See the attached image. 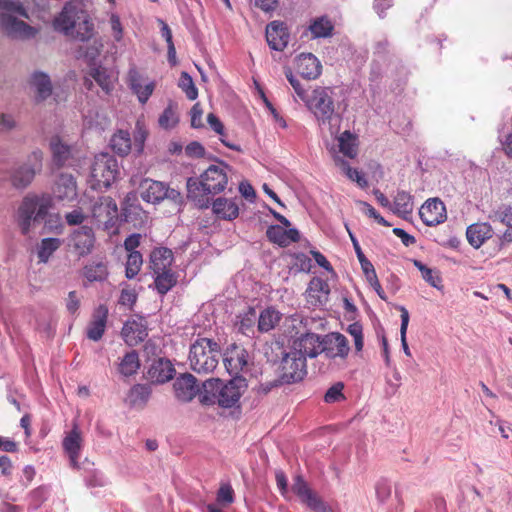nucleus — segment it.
<instances>
[{
	"instance_id": "f257e3e1",
	"label": "nucleus",
	"mask_w": 512,
	"mask_h": 512,
	"mask_svg": "<svg viewBox=\"0 0 512 512\" xmlns=\"http://www.w3.org/2000/svg\"><path fill=\"white\" fill-rule=\"evenodd\" d=\"M223 162L220 165L209 166L200 178L187 180V196L200 209H206L210 205L209 195H215L224 191L228 183L226 169Z\"/></svg>"
},
{
	"instance_id": "f03ea898",
	"label": "nucleus",
	"mask_w": 512,
	"mask_h": 512,
	"mask_svg": "<svg viewBox=\"0 0 512 512\" xmlns=\"http://www.w3.org/2000/svg\"><path fill=\"white\" fill-rule=\"evenodd\" d=\"M305 104L312 112L322 130L336 135L340 129L342 117L335 111L332 90L327 87L315 88L306 99Z\"/></svg>"
},
{
	"instance_id": "7ed1b4c3",
	"label": "nucleus",
	"mask_w": 512,
	"mask_h": 512,
	"mask_svg": "<svg viewBox=\"0 0 512 512\" xmlns=\"http://www.w3.org/2000/svg\"><path fill=\"white\" fill-rule=\"evenodd\" d=\"M243 379L234 378L229 382L220 379H209L203 383L200 401L204 405L218 404L223 408H232L243 394Z\"/></svg>"
},
{
	"instance_id": "20e7f679",
	"label": "nucleus",
	"mask_w": 512,
	"mask_h": 512,
	"mask_svg": "<svg viewBox=\"0 0 512 512\" xmlns=\"http://www.w3.org/2000/svg\"><path fill=\"white\" fill-rule=\"evenodd\" d=\"M219 346L208 338L196 340L190 347V368L198 374L212 372L218 364Z\"/></svg>"
},
{
	"instance_id": "39448f33",
	"label": "nucleus",
	"mask_w": 512,
	"mask_h": 512,
	"mask_svg": "<svg viewBox=\"0 0 512 512\" xmlns=\"http://www.w3.org/2000/svg\"><path fill=\"white\" fill-rule=\"evenodd\" d=\"M51 207V198L49 196H26L17 211V223L22 234L27 235L30 232L32 223L43 220Z\"/></svg>"
},
{
	"instance_id": "423d86ee",
	"label": "nucleus",
	"mask_w": 512,
	"mask_h": 512,
	"mask_svg": "<svg viewBox=\"0 0 512 512\" xmlns=\"http://www.w3.org/2000/svg\"><path fill=\"white\" fill-rule=\"evenodd\" d=\"M119 174L118 162L109 153L95 156L91 166V187L94 189L108 188Z\"/></svg>"
},
{
	"instance_id": "0eeeda50",
	"label": "nucleus",
	"mask_w": 512,
	"mask_h": 512,
	"mask_svg": "<svg viewBox=\"0 0 512 512\" xmlns=\"http://www.w3.org/2000/svg\"><path fill=\"white\" fill-rule=\"evenodd\" d=\"M140 196L143 201L158 204L164 199L171 200L175 204L182 202L179 191L170 188L166 183L146 178L139 185Z\"/></svg>"
},
{
	"instance_id": "6e6552de",
	"label": "nucleus",
	"mask_w": 512,
	"mask_h": 512,
	"mask_svg": "<svg viewBox=\"0 0 512 512\" xmlns=\"http://www.w3.org/2000/svg\"><path fill=\"white\" fill-rule=\"evenodd\" d=\"M91 216L98 226L110 231L118 221V207L109 196L99 197L91 207Z\"/></svg>"
},
{
	"instance_id": "1a4fd4ad",
	"label": "nucleus",
	"mask_w": 512,
	"mask_h": 512,
	"mask_svg": "<svg viewBox=\"0 0 512 512\" xmlns=\"http://www.w3.org/2000/svg\"><path fill=\"white\" fill-rule=\"evenodd\" d=\"M307 374V365L304 357L291 349L285 353L280 363V378L283 383L291 384L304 379Z\"/></svg>"
},
{
	"instance_id": "9d476101",
	"label": "nucleus",
	"mask_w": 512,
	"mask_h": 512,
	"mask_svg": "<svg viewBox=\"0 0 512 512\" xmlns=\"http://www.w3.org/2000/svg\"><path fill=\"white\" fill-rule=\"evenodd\" d=\"M43 153L40 150L33 151L27 159V162L16 168L11 181L16 188H26L33 180L35 174L42 168Z\"/></svg>"
},
{
	"instance_id": "9b49d317",
	"label": "nucleus",
	"mask_w": 512,
	"mask_h": 512,
	"mask_svg": "<svg viewBox=\"0 0 512 512\" xmlns=\"http://www.w3.org/2000/svg\"><path fill=\"white\" fill-rule=\"evenodd\" d=\"M292 491L299 497L300 501L310 510L315 512H326L327 507L321 498L315 493L301 475L293 479Z\"/></svg>"
},
{
	"instance_id": "f8f14e48",
	"label": "nucleus",
	"mask_w": 512,
	"mask_h": 512,
	"mask_svg": "<svg viewBox=\"0 0 512 512\" xmlns=\"http://www.w3.org/2000/svg\"><path fill=\"white\" fill-rule=\"evenodd\" d=\"M16 15L21 16L18 12L0 10V26L13 38H30L34 36L33 28L22 20H18Z\"/></svg>"
},
{
	"instance_id": "ddd939ff",
	"label": "nucleus",
	"mask_w": 512,
	"mask_h": 512,
	"mask_svg": "<svg viewBox=\"0 0 512 512\" xmlns=\"http://www.w3.org/2000/svg\"><path fill=\"white\" fill-rule=\"evenodd\" d=\"M248 359L249 355L246 349L237 344L227 347L223 356V362L228 373L235 376V378L247 367Z\"/></svg>"
},
{
	"instance_id": "4468645a",
	"label": "nucleus",
	"mask_w": 512,
	"mask_h": 512,
	"mask_svg": "<svg viewBox=\"0 0 512 512\" xmlns=\"http://www.w3.org/2000/svg\"><path fill=\"white\" fill-rule=\"evenodd\" d=\"M418 215L427 226H435L446 220V208L439 198L428 199L418 210Z\"/></svg>"
},
{
	"instance_id": "2eb2a0df",
	"label": "nucleus",
	"mask_w": 512,
	"mask_h": 512,
	"mask_svg": "<svg viewBox=\"0 0 512 512\" xmlns=\"http://www.w3.org/2000/svg\"><path fill=\"white\" fill-rule=\"evenodd\" d=\"M95 240V233L92 227L88 225L78 227L70 235V245L79 256L90 254L94 248Z\"/></svg>"
},
{
	"instance_id": "dca6fc26",
	"label": "nucleus",
	"mask_w": 512,
	"mask_h": 512,
	"mask_svg": "<svg viewBox=\"0 0 512 512\" xmlns=\"http://www.w3.org/2000/svg\"><path fill=\"white\" fill-rule=\"evenodd\" d=\"M52 194L60 202L70 203L77 199L78 190L75 178L71 174H60L54 183Z\"/></svg>"
},
{
	"instance_id": "f3484780",
	"label": "nucleus",
	"mask_w": 512,
	"mask_h": 512,
	"mask_svg": "<svg viewBox=\"0 0 512 512\" xmlns=\"http://www.w3.org/2000/svg\"><path fill=\"white\" fill-rule=\"evenodd\" d=\"M323 338L315 333H306L293 342L291 350L298 352L306 360L307 357L315 358L322 352Z\"/></svg>"
},
{
	"instance_id": "a211bd4d",
	"label": "nucleus",
	"mask_w": 512,
	"mask_h": 512,
	"mask_svg": "<svg viewBox=\"0 0 512 512\" xmlns=\"http://www.w3.org/2000/svg\"><path fill=\"white\" fill-rule=\"evenodd\" d=\"M349 350L348 340L341 333L334 332L323 338L322 352L327 358L340 357L344 359L347 357Z\"/></svg>"
},
{
	"instance_id": "6ab92c4d",
	"label": "nucleus",
	"mask_w": 512,
	"mask_h": 512,
	"mask_svg": "<svg viewBox=\"0 0 512 512\" xmlns=\"http://www.w3.org/2000/svg\"><path fill=\"white\" fill-rule=\"evenodd\" d=\"M81 12L83 11L78 9L77 4L66 3L60 15L55 19V28L67 36L74 35L73 29L77 27V20L81 16Z\"/></svg>"
},
{
	"instance_id": "aec40b11",
	"label": "nucleus",
	"mask_w": 512,
	"mask_h": 512,
	"mask_svg": "<svg viewBox=\"0 0 512 512\" xmlns=\"http://www.w3.org/2000/svg\"><path fill=\"white\" fill-rule=\"evenodd\" d=\"M122 337L129 346H136L147 337V325L143 317L127 320L122 328Z\"/></svg>"
},
{
	"instance_id": "412c9836",
	"label": "nucleus",
	"mask_w": 512,
	"mask_h": 512,
	"mask_svg": "<svg viewBox=\"0 0 512 512\" xmlns=\"http://www.w3.org/2000/svg\"><path fill=\"white\" fill-rule=\"evenodd\" d=\"M289 38V32L283 22L273 21L267 25L266 40L272 50L283 51L288 45Z\"/></svg>"
},
{
	"instance_id": "4be33fe9",
	"label": "nucleus",
	"mask_w": 512,
	"mask_h": 512,
	"mask_svg": "<svg viewBox=\"0 0 512 512\" xmlns=\"http://www.w3.org/2000/svg\"><path fill=\"white\" fill-rule=\"evenodd\" d=\"M297 72L307 80H314L321 75L322 65L312 53H302L296 59Z\"/></svg>"
},
{
	"instance_id": "5701e85b",
	"label": "nucleus",
	"mask_w": 512,
	"mask_h": 512,
	"mask_svg": "<svg viewBox=\"0 0 512 512\" xmlns=\"http://www.w3.org/2000/svg\"><path fill=\"white\" fill-rule=\"evenodd\" d=\"M83 438L77 424L73 425L72 430L64 437L62 446L68 454L70 463L73 467H78V459L82 449Z\"/></svg>"
},
{
	"instance_id": "b1692460",
	"label": "nucleus",
	"mask_w": 512,
	"mask_h": 512,
	"mask_svg": "<svg viewBox=\"0 0 512 512\" xmlns=\"http://www.w3.org/2000/svg\"><path fill=\"white\" fill-rule=\"evenodd\" d=\"M330 293L328 283L320 278H313L306 290L307 302L314 307L324 305Z\"/></svg>"
},
{
	"instance_id": "393cba45",
	"label": "nucleus",
	"mask_w": 512,
	"mask_h": 512,
	"mask_svg": "<svg viewBox=\"0 0 512 512\" xmlns=\"http://www.w3.org/2000/svg\"><path fill=\"white\" fill-rule=\"evenodd\" d=\"M173 388L176 398L182 402L191 401L198 391L195 377L188 373L177 377Z\"/></svg>"
},
{
	"instance_id": "a878e982",
	"label": "nucleus",
	"mask_w": 512,
	"mask_h": 512,
	"mask_svg": "<svg viewBox=\"0 0 512 512\" xmlns=\"http://www.w3.org/2000/svg\"><path fill=\"white\" fill-rule=\"evenodd\" d=\"M107 317V307L99 305L95 309L92 320L87 327L86 335L90 340L99 341L102 338L106 328Z\"/></svg>"
},
{
	"instance_id": "bb28decb",
	"label": "nucleus",
	"mask_w": 512,
	"mask_h": 512,
	"mask_svg": "<svg viewBox=\"0 0 512 512\" xmlns=\"http://www.w3.org/2000/svg\"><path fill=\"white\" fill-rule=\"evenodd\" d=\"M493 234V228L486 222L472 224L466 230V237L469 244L476 249L480 248Z\"/></svg>"
},
{
	"instance_id": "cd10ccee",
	"label": "nucleus",
	"mask_w": 512,
	"mask_h": 512,
	"mask_svg": "<svg viewBox=\"0 0 512 512\" xmlns=\"http://www.w3.org/2000/svg\"><path fill=\"white\" fill-rule=\"evenodd\" d=\"M175 368L170 360L159 358L155 360L148 370L149 378L156 383H165L173 378Z\"/></svg>"
},
{
	"instance_id": "c85d7f7f",
	"label": "nucleus",
	"mask_w": 512,
	"mask_h": 512,
	"mask_svg": "<svg viewBox=\"0 0 512 512\" xmlns=\"http://www.w3.org/2000/svg\"><path fill=\"white\" fill-rule=\"evenodd\" d=\"M50 149L52 152L53 162L58 167L68 165L75 150L74 146L64 143L58 136L51 138Z\"/></svg>"
},
{
	"instance_id": "c756f323",
	"label": "nucleus",
	"mask_w": 512,
	"mask_h": 512,
	"mask_svg": "<svg viewBox=\"0 0 512 512\" xmlns=\"http://www.w3.org/2000/svg\"><path fill=\"white\" fill-rule=\"evenodd\" d=\"M129 83L133 92L137 95L139 102L146 103L154 91V82H143L142 77L136 70H130Z\"/></svg>"
},
{
	"instance_id": "7c9ffc66",
	"label": "nucleus",
	"mask_w": 512,
	"mask_h": 512,
	"mask_svg": "<svg viewBox=\"0 0 512 512\" xmlns=\"http://www.w3.org/2000/svg\"><path fill=\"white\" fill-rule=\"evenodd\" d=\"M172 263L173 253L168 248H156L152 251L150 255V267L153 272H163L171 270Z\"/></svg>"
},
{
	"instance_id": "2f4dec72",
	"label": "nucleus",
	"mask_w": 512,
	"mask_h": 512,
	"mask_svg": "<svg viewBox=\"0 0 512 512\" xmlns=\"http://www.w3.org/2000/svg\"><path fill=\"white\" fill-rule=\"evenodd\" d=\"M213 212L225 220H233L239 215V207L236 201L226 198H217L212 204Z\"/></svg>"
},
{
	"instance_id": "473e14b6",
	"label": "nucleus",
	"mask_w": 512,
	"mask_h": 512,
	"mask_svg": "<svg viewBox=\"0 0 512 512\" xmlns=\"http://www.w3.org/2000/svg\"><path fill=\"white\" fill-rule=\"evenodd\" d=\"M308 30L313 39L328 38L333 34L334 24L327 16H320L311 20Z\"/></svg>"
},
{
	"instance_id": "72a5a7b5",
	"label": "nucleus",
	"mask_w": 512,
	"mask_h": 512,
	"mask_svg": "<svg viewBox=\"0 0 512 512\" xmlns=\"http://www.w3.org/2000/svg\"><path fill=\"white\" fill-rule=\"evenodd\" d=\"M33 87L38 101L47 99L52 93V84L49 76L42 72H35L31 77Z\"/></svg>"
},
{
	"instance_id": "f704fd0d",
	"label": "nucleus",
	"mask_w": 512,
	"mask_h": 512,
	"mask_svg": "<svg viewBox=\"0 0 512 512\" xmlns=\"http://www.w3.org/2000/svg\"><path fill=\"white\" fill-rule=\"evenodd\" d=\"M90 76L106 93L113 89L114 83L117 81V75L102 66L92 68Z\"/></svg>"
},
{
	"instance_id": "c9c22d12",
	"label": "nucleus",
	"mask_w": 512,
	"mask_h": 512,
	"mask_svg": "<svg viewBox=\"0 0 512 512\" xmlns=\"http://www.w3.org/2000/svg\"><path fill=\"white\" fill-rule=\"evenodd\" d=\"M62 244L59 238H43L36 247L38 263H47L50 257L56 252Z\"/></svg>"
},
{
	"instance_id": "e433bc0d",
	"label": "nucleus",
	"mask_w": 512,
	"mask_h": 512,
	"mask_svg": "<svg viewBox=\"0 0 512 512\" xmlns=\"http://www.w3.org/2000/svg\"><path fill=\"white\" fill-rule=\"evenodd\" d=\"M110 145L113 151L120 156L128 155L133 148L130 134L125 130H118L114 133L111 137Z\"/></svg>"
},
{
	"instance_id": "4c0bfd02",
	"label": "nucleus",
	"mask_w": 512,
	"mask_h": 512,
	"mask_svg": "<svg viewBox=\"0 0 512 512\" xmlns=\"http://www.w3.org/2000/svg\"><path fill=\"white\" fill-rule=\"evenodd\" d=\"M151 395V388L145 384L134 385L127 396V403L131 407H144Z\"/></svg>"
},
{
	"instance_id": "58836bf2",
	"label": "nucleus",
	"mask_w": 512,
	"mask_h": 512,
	"mask_svg": "<svg viewBox=\"0 0 512 512\" xmlns=\"http://www.w3.org/2000/svg\"><path fill=\"white\" fill-rule=\"evenodd\" d=\"M281 316L282 315L273 308L263 310L258 317V330L262 333L271 331L280 322Z\"/></svg>"
},
{
	"instance_id": "ea45409f",
	"label": "nucleus",
	"mask_w": 512,
	"mask_h": 512,
	"mask_svg": "<svg viewBox=\"0 0 512 512\" xmlns=\"http://www.w3.org/2000/svg\"><path fill=\"white\" fill-rule=\"evenodd\" d=\"M140 368L139 356L136 351L128 352L124 355L119 363V373L125 377L132 376L137 373Z\"/></svg>"
},
{
	"instance_id": "a19ab883",
	"label": "nucleus",
	"mask_w": 512,
	"mask_h": 512,
	"mask_svg": "<svg viewBox=\"0 0 512 512\" xmlns=\"http://www.w3.org/2000/svg\"><path fill=\"white\" fill-rule=\"evenodd\" d=\"M155 275V288L158 293L164 295L169 290H171L177 283V277L172 272V270L163 271V272H153Z\"/></svg>"
},
{
	"instance_id": "79ce46f5",
	"label": "nucleus",
	"mask_w": 512,
	"mask_h": 512,
	"mask_svg": "<svg viewBox=\"0 0 512 512\" xmlns=\"http://www.w3.org/2000/svg\"><path fill=\"white\" fill-rule=\"evenodd\" d=\"M413 207L414 202L411 195L404 191L397 193L394 199L393 212L406 218L407 215H411Z\"/></svg>"
},
{
	"instance_id": "37998d69",
	"label": "nucleus",
	"mask_w": 512,
	"mask_h": 512,
	"mask_svg": "<svg viewBox=\"0 0 512 512\" xmlns=\"http://www.w3.org/2000/svg\"><path fill=\"white\" fill-rule=\"evenodd\" d=\"M94 25L88 16L81 12V16L77 20V27L73 29L74 35L71 37L77 38L81 41L88 40L93 34Z\"/></svg>"
},
{
	"instance_id": "c03bdc74",
	"label": "nucleus",
	"mask_w": 512,
	"mask_h": 512,
	"mask_svg": "<svg viewBox=\"0 0 512 512\" xmlns=\"http://www.w3.org/2000/svg\"><path fill=\"white\" fill-rule=\"evenodd\" d=\"M84 275L88 281H104L108 277L107 265L104 262H96L86 265Z\"/></svg>"
},
{
	"instance_id": "a18cd8bd",
	"label": "nucleus",
	"mask_w": 512,
	"mask_h": 512,
	"mask_svg": "<svg viewBox=\"0 0 512 512\" xmlns=\"http://www.w3.org/2000/svg\"><path fill=\"white\" fill-rule=\"evenodd\" d=\"M418 270L421 273L422 278L432 287L436 288L437 290L443 289V281L441 277V273L439 270L435 268L427 267L426 265H423L418 262Z\"/></svg>"
},
{
	"instance_id": "49530a36",
	"label": "nucleus",
	"mask_w": 512,
	"mask_h": 512,
	"mask_svg": "<svg viewBox=\"0 0 512 512\" xmlns=\"http://www.w3.org/2000/svg\"><path fill=\"white\" fill-rule=\"evenodd\" d=\"M340 152L349 158L357 155L356 138L349 132L344 131L338 138Z\"/></svg>"
},
{
	"instance_id": "de8ad7c7",
	"label": "nucleus",
	"mask_w": 512,
	"mask_h": 512,
	"mask_svg": "<svg viewBox=\"0 0 512 512\" xmlns=\"http://www.w3.org/2000/svg\"><path fill=\"white\" fill-rule=\"evenodd\" d=\"M148 136V130L144 122L140 119L137 120L133 135V148L137 154H141L144 150V144Z\"/></svg>"
},
{
	"instance_id": "09e8293b",
	"label": "nucleus",
	"mask_w": 512,
	"mask_h": 512,
	"mask_svg": "<svg viewBox=\"0 0 512 512\" xmlns=\"http://www.w3.org/2000/svg\"><path fill=\"white\" fill-rule=\"evenodd\" d=\"M143 264L142 254L140 252L128 253L125 276L128 279H133L141 270Z\"/></svg>"
},
{
	"instance_id": "8fccbe9b",
	"label": "nucleus",
	"mask_w": 512,
	"mask_h": 512,
	"mask_svg": "<svg viewBox=\"0 0 512 512\" xmlns=\"http://www.w3.org/2000/svg\"><path fill=\"white\" fill-rule=\"evenodd\" d=\"M336 162L341 167V169L346 174V176L350 180L356 182L361 188H364L368 185V182H367L366 178L364 177V175L357 169L350 167L348 162L341 160V159H336Z\"/></svg>"
},
{
	"instance_id": "3c124183",
	"label": "nucleus",
	"mask_w": 512,
	"mask_h": 512,
	"mask_svg": "<svg viewBox=\"0 0 512 512\" xmlns=\"http://www.w3.org/2000/svg\"><path fill=\"white\" fill-rule=\"evenodd\" d=\"M179 87L185 92L189 100H195L198 97V90L192 77L187 72L181 73Z\"/></svg>"
},
{
	"instance_id": "603ef678",
	"label": "nucleus",
	"mask_w": 512,
	"mask_h": 512,
	"mask_svg": "<svg viewBox=\"0 0 512 512\" xmlns=\"http://www.w3.org/2000/svg\"><path fill=\"white\" fill-rule=\"evenodd\" d=\"M256 318V311L253 308H250L248 312L240 317L238 322L239 331L245 335H248L250 332H252Z\"/></svg>"
},
{
	"instance_id": "864d4df0",
	"label": "nucleus",
	"mask_w": 512,
	"mask_h": 512,
	"mask_svg": "<svg viewBox=\"0 0 512 512\" xmlns=\"http://www.w3.org/2000/svg\"><path fill=\"white\" fill-rule=\"evenodd\" d=\"M267 238L281 247H287L285 240V229L280 225H272L266 231Z\"/></svg>"
},
{
	"instance_id": "5fc2aeb1",
	"label": "nucleus",
	"mask_w": 512,
	"mask_h": 512,
	"mask_svg": "<svg viewBox=\"0 0 512 512\" xmlns=\"http://www.w3.org/2000/svg\"><path fill=\"white\" fill-rule=\"evenodd\" d=\"M158 123L164 129H171L178 123V116L171 105L164 109L158 119Z\"/></svg>"
},
{
	"instance_id": "6e6d98bb",
	"label": "nucleus",
	"mask_w": 512,
	"mask_h": 512,
	"mask_svg": "<svg viewBox=\"0 0 512 512\" xmlns=\"http://www.w3.org/2000/svg\"><path fill=\"white\" fill-rule=\"evenodd\" d=\"M356 204L360 207L361 211L370 218H373L380 225L389 227L391 224L386 221L368 202L357 200Z\"/></svg>"
},
{
	"instance_id": "4d7b16f0",
	"label": "nucleus",
	"mask_w": 512,
	"mask_h": 512,
	"mask_svg": "<svg viewBox=\"0 0 512 512\" xmlns=\"http://www.w3.org/2000/svg\"><path fill=\"white\" fill-rule=\"evenodd\" d=\"M347 332L353 337L356 351L363 349V327L359 322L350 324L347 328Z\"/></svg>"
},
{
	"instance_id": "13d9d810",
	"label": "nucleus",
	"mask_w": 512,
	"mask_h": 512,
	"mask_svg": "<svg viewBox=\"0 0 512 512\" xmlns=\"http://www.w3.org/2000/svg\"><path fill=\"white\" fill-rule=\"evenodd\" d=\"M409 323V314L408 311L401 307V327H400V335H401V343L404 353L407 356H411L410 349L408 347L407 341H406V331Z\"/></svg>"
},
{
	"instance_id": "bf43d9fd",
	"label": "nucleus",
	"mask_w": 512,
	"mask_h": 512,
	"mask_svg": "<svg viewBox=\"0 0 512 512\" xmlns=\"http://www.w3.org/2000/svg\"><path fill=\"white\" fill-rule=\"evenodd\" d=\"M285 75H286L287 80L289 81V83L293 87V89H294L295 93L297 94V96L303 102H305L306 99H308V97L310 96V95L307 94L306 89L303 87V85L300 83V81L293 75V73H292V71L290 69H287L285 71Z\"/></svg>"
},
{
	"instance_id": "052dcab7",
	"label": "nucleus",
	"mask_w": 512,
	"mask_h": 512,
	"mask_svg": "<svg viewBox=\"0 0 512 512\" xmlns=\"http://www.w3.org/2000/svg\"><path fill=\"white\" fill-rule=\"evenodd\" d=\"M344 385L341 382H338L331 386L327 392L325 393L324 400L326 403H335L342 399H344V395L342 393Z\"/></svg>"
},
{
	"instance_id": "680f3d73",
	"label": "nucleus",
	"mask_w": 512,
	"mask_h": 512,
	"mask_svg": "<svg viewBox=\"0 0 512 512\" xmlns=\"http://www.w3.org/2000/svg\"><path fill=\"white\" fill-rule=\"evenodd\" d=\"M109 24L114 40L117 42L121 41L123 38V26L120 17L116 13H110Z\"/></svg>"
},
{
	"instance_id": "e2e57ef3",
	"label": "nucleus",
	"mask_w": 512,
	"mask_h": 512,
	"mask_svg": "<svg viewBox=\"0 0 512 512\" xmlns=\"http://www.w3.org/2000/svg\"><path fill=\"white\" fill-rule=\"evenodd\" d=\"M0 10L18 12L22 17H27L26 11L20 0H0Z\"/></svg>"
},
{
	"instance_id": "0e129e2a",
	"label": "nucleus",
	"mask_w": 512,
	"mask_h": 512,
	"mask_svg": "<svg viewBox=\"0 0 512 512\" xmlns=\"http://www.w3.org/2000/svg\"><path fill=\"white\" fill-rule=\"evenodd\" d=\"M217 502L229 505L234 502V491L230 484H223L217 492Z\"/></svg>"
},
{
	"instance_id": "69168bd1",
	"label": "nucleus",
	"mask_w": 512,
	"mask_h": 512,
	"mask_svg": "<svg viewBox=\"0 0 512 512\" xmlns=\"http://www.w3.org/2000/svg\"><path fill=\"white\" fill-rule=\"evenodd\" d=\"M87 216L83 213L81 208L74 209L65 214V221L69 226L81 225Z\"/></svg>"
},
{
	"instance_id": "338daca9",
	"label": "nucleus",
	"mask_w": 512,
	"mask_h": 512,
	"mask_svg": "<svg viewBox=\"0 0 512 512\" xmlns=\"http://www.w3.org/2000/svg\"><path fill=\"white\" fill-rule=\"evenodd\" d=\"M191 115V126L193 128H201L204 126L202 121L203 110L199 103H195L190 111Z\"/></svg>"
},
{
	"instance_id": "774afa93",
	"label": "nucleus",
	"mask_w": 512,
	"mask_h": 512,
	"mask_svg": "<svg viewBox=\"0 0 512 512\" xmlns=\"http://www.w3.org/2000/svg\"><path fill=\"white\" fill-rule=\"evenodd\" d=\"M137 300V294L132 289H123L119 297V304L132 307Z\"/></svg>"
}]
</instances>
